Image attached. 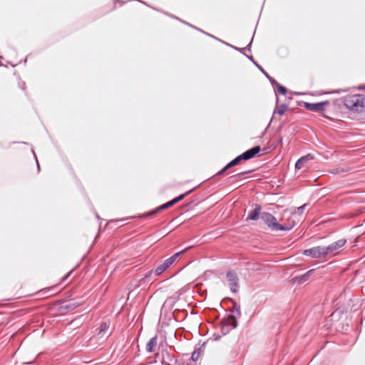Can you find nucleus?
<instances>
[{
    "label": "nucleus",
    "instance_id": "f257e3e1",
    "mask_svg": "<svg viewBox=\"0 0 365 365\" xmlns=\"http://www.w3.org/2000/svg\"><path fill=\"white\" fill-rule=\"evenodd\" d=\"M261 219L272 230L274 231H288L295 225L294 221H290L287 224L281 225L277 222L274 216L266 212L261 214Z\"/></svg>",
    "mask_w": 365,
    "mask_h": 365
},
{
    "label": "nucleus",
    "instance_id": "f03ea898",
    "mask_svg": "<svg viewBox=\"0 0 365 365\" xmlns=\"http://www.w3.org/2000/svg\"><path fill=\"white\" fill-rule=\"evenodd\" d=\"M365 97L363 95H349L344 97V104L349 110L354 112L362 110L364 107Z\"/></svg>",
    "mask_w": 365,
    "mask_h": 365
},
{
    "label": "nucleus",
    "instance_id": "7ed1b4c3",
    "mask_svg": "<svg viewBox=\"0 0 365 365\" xmlns=\"http://www.w3.org/2000/svg\"><path fill=\"white\" fill-rule=\"evenodd\" d=\"M189 247L185 248V250L173 255L168 259H165L161 264L158 266L156 269H155V274L156 275H160L162 273H163L166 269H168L177 259V258L183 254L187 250H188Z\"/></svg>",
    "mask_w": 365,
    "mask_h": 365
},
{
    "label": "nucleus",
    "instance_id": "20e7f679",
    "mask_svg": "<svg viewBox=\"0 0 365 365\" xmlns=\"http://www.w3.org/2000/svg\"><path fill=\"white\" fill-rule=\"evenodd\" d=\"M226 277L231 291L234 293H237L239 287V279L237 275L232 271H228Z\"/></svg>",
    "mask_w": 365,
    "mask_h": 365
},
{
    "label": "nucleus",
    "instance_id": "39448f33",
    "mask_svg": "<svg viewBox=\"0 0 365 365\" xmlns=\"http://www.w3.org/2000/svg\"><path fill=\"white\" fill-rule=\"evenodd\" d=\"M328 101H323L319 103H304V108L310 111H323L325 108V106L328 105Z\"/></svg>",
    "mask_w": 365,
    "mask_h": 365
},
{
    "label": "nucleus",
    "instance_id": "423d86ee",
    "mask_svg": "<svg viewBox=\"0 0 365 365\" xmlns=\"http://www.w3.org/2000/svg\"><path fill=\"white\" fill-rule=\"evenodd\" d=\"M192 192V190H190L188 192H187L185 194H182V195H179L178 197L174 198L173 200L160 205V207H158L156 210V211H159V210H165V209H167L173 205H174L175 204L178 203V202L181 201L182 200L184 199V197L187 195L189 193H190Z\"/></svg>",
    "mask_w": 365,
    "mask_h": 365
},
{
    "label": "nucleus",
    "instance_id": "0eeeda50",
    "mask_svg": "<svg viewBox=\"0 0 365 365\" xmlns=\"http://www.w3.org/2000/svg\"><path fill=\"white\" fill-rule=\"evenodd\" d=\"M303 255L312 258H322L321 246H317L304 250L303 251Z\"/></svg>",
    "mask_w": 365,
    "mask_h": 365
},
{
    "label": "nucleus",
    "instance_id": "6e6552de",
    "mask_svg": "<svg viewBox=\"0 0 365 365\" xmlns=\"http://www.w3.org/2000/svg\"><path fill=\"white\" fill-rule=\"evenodd\" d=\"M346 240L345 239H340L329 245H328L329 250L333 256L336 255L338 253V251L340 248H341L346 244Z\"/></svg>",
    "mask_w": 365,
    "mask_h": 365
},
{
    "label": "nucleus",
    "instance_id": "1a4fd4ad",
    "mask_svg": "<svg viewBox=\"0 0 365 365\" xmlns=\"http://www.w3.org/2000/svg\"><path fill=\"white\" fill-rule=\"evenodd\" d=\"M313 159L314 156L312 154H307L304 156H302L296 162L295 168L297 170L303 168L308 161L312 160Z\"/></svg>",
    "mask_w": 365,
    "mask_h": 365
},
{
    "label": "nucleus",
    "instance_id": "9d476101",
    "mask_svg": "<svg viewBox=\"0 0 365 365\" xmlns=\"http://www.w3.org/2000/svg\"><path fill=\"white\" fill-rule=\"evenodd\" d=\"M261 148L259 146H255L245 153H242V157L244 158V160H250L254 158L259 151Z\"/></svg>",
    "mask_w": 365,
    "mask_h": 365
},
{
    "label": "nucleus",
    "instance_id": "9b49d317",
    "mask_svg": "<svg viewBox=\"0 0 365 365\" xmlns=\"http://www.w3.org/2000/svg\"><path fill=\"white\" fill-rule=\"evenodd\" d=\"M244 160V158L242 157V154L235 158L234 160H232L231 162H230L222 170L218 172L217 175H222L227 170L230 169L232 167H234L237 165H238L240 161Z\"/></svg>",
    "mask_w": 365,
    "mask_h": 365
},
{
    "label": "nucleus",
    "instance_id": "f8f14e48",
    "mask_svg": "<svg viewBox=\"0 0 365 365\" xmlns=\"http://www.w3.org/2000/svg\"><path fill=\"white\" fill-rule=\"evenodd\" d=\"M261 206L257 205L253 210H252L247 217V220H257L259 219L261 211Z\"/></svg>",
    "mask_w": 365,
    "mask_h": 365
},
{
    "label": "nucleus",
    "instance_id": "ddd939ff",
    "mask_svg": "<svg viewBox=\"0 0 365 365\" xmlns=\"http://www.w3.org/2000/svg\"><path fill=\"white\" fill-rule=\"evenodd\" d=\"M237 317L235 315H230L227 319H224L222 323L225 326H230L232 328L237 327Z\"/></svg>",
    "mask_w": 365,
    "mask_h": 365
},
{
    "label": "nucleus",
    "instance_id": "4468645a",
    "mask_svg": "<svg viewBox=\"0 0 365 365\" xmlns=\"http://www.w3.org/2000/svg\"><path fill=\"white\" fill-rule=\"evenodd\" d=\"M157 341H158L157 336H154L150 339V341L146 344V350L148 352L152 353L155 351V348L157 346V343H158Z\"/></svg>",
    "mask_w": 365,
    "mask_h": 365
},
{
    "label": "nucleus",
    "instance_id": "2eb2a0df",
    "mask_svg": "<svg viewBox=\"0 0 365 365\" xmlns=\"http://www.w3.org/2000/svg\"><path fill=\"white\" fill-rule=\"evenodd\" d=\"M287 109V106L286 104H281L279 106H277L276 109L274 111V115L279 114V115H282L285 113Z\"/></svg>",
    "mask_w": 365,
    "mask_h": 365
},
{
    "label": "nucleus",
    "instance_id": "dca6fc26",
    "mask_svg": "<svg viewBox=\"0 0 365 365\" xmlns=\"http://www.w3.org/2000/svg\"><path fill=\"white\" fill-rule=\"evenodd\" d=\"M322 258L332 257L328 246H321Z\"/></svg>",
    "mask_w": 365,
    "mask_h": 365
},
{
    "label": "nucleus",
    "instance_id": "f3484780",
    "mask_svg": "<svg viewBox=\"0 0 365 365\" xmlns=\"http://www.w3.org/2000/svg\"><path fill=\"white\" fill-rule=\"evenodd\" d=\"M232 312L234 313L233 315H235L237 317H240L241 316L240 305L235 302H233Z\"/></svg>",
    "mask_w": 365,
    "mask_h": 365
},
{
    "label": "nucleus",
    "instance_id": "a211bd4d",
    "mask_svg": "<svg viewBox=\"0 0 365 365\" xmlns=\"http://www.w3.org/2000/svg\"><path fill=\"white\" fill-rule=\"evenodd\" d=\"M257 67L259 68V70L265 75V76L269 79V81H270V83H272V86H274V83H277V81L273 78H272L262 68V66H260L259 65H257Z\"/></svg>",
    "mask_w": 365,
    "mask_h": 365
},
{
    "label": "nucleus",
    "instance_id": "6ab92c4d",
    "mask_svg": "<svg viewBox=\"0 0 365 365\" xmlns=\"http://www.w3.org/2000/svg\"><path fill=\"white\" fill-rule=\"evenodd\" d=\"M184 289H180L178 292H176L170 298L173 301L178 300L179 297L184 293Z\"/></svg>",
    "mask_w": 365,
    "mask_h": 365
},
{
    "label": "nucleus",
    "instance_id": "aec40b11",
    "mask_svg": "<svg viewBox=\"0 0 365 365\" xmlns=\"http://www.w3.org/2000/svg\"><path fill=\"white\" fill-rule=\"evenodd\" d=\"M274 85L277 86V91L282 94V95H286L287 93V89L285 87H284L283 86L279 84L277 82V83H274Z\"/></svg>",
    "mask_w": 365,
    "mask_h": 365
},
{
    "label": "nucleus",
    "instance_id": "412c9836",
    "mask_svg": "<svg viewBox=\"0 0 365 365\" xmlns=\"http://www.w3.org/2000/svg\"><path fill=\"white\" fill-rule=\"evenodd\" d=\"M348 170H349L348 168H337L333 169L331 173H334V174H339V173H341L347 172Z\"/></svg>",
    "mask_w": 365,
    "mask_h": 365
},
{
    "label": "nucleus",
    "instance_id": "4be33fe9",
    "mask_svg": "<svg viewBox=\"0 0 365 365\" xmlns=\"http://www.w3.org/2000/svg\"><path fill=\"white\" fill-rule=\"evenodd\" d=\"M108 327H109V326H108V324H107V323H106V322L101 323V327L99 328L98 333L101 334V333L105 331L106 330H107L108 329Z\"/></svg>",
    "mask_w": 365,
    "mask_h": 365
},
{
    "label": "nucleus",
    "instance_id": "5701e85b",
    "mask_svg": "<svg viewBox=\"0 0 365 365\" xmlns=\"http://www.w3.org/2000/svg\"><path fill=\"white\" fill-rule=\"evenodd\" d=\"M307 206V204H304L303 205L297 208V213L299 214V215H302L304 211V209L306 208V207Z\"/></svg>",
    "mask_w": 365,
    "mask_h": 365
},
{
    "label": "nucleus",
    "instance_id": "b1692460",
    "mask_svg": "<svg viewBox=\"0 0 365 365\" xmlns=\"http://www.w3.org/2000/svg\"><path fill=\"white\" fill-rule=\"evenodd\" d=\"M313 272V269L312 270H309L308 271L307 273H305L304 275L302 276V278L304 279V280H306L309 276L310 275V274Z\"/></svg>",
    "mask_w": 365,
    "mask_h": 365
},
{
    "label": "nucleus",
    "instance_id": "393cba45",
    "mask_svg": "<svg viewBox=\"0 0 365 365\" xmlns=\"http://www.w3.org/2000/svg\"><path fill=\"white\" fill-rule=\"evenodd\" d=\"M198 356H199V353L194 351L192 354L191 358L193 361H196V360H197Z\"/></svg>",
    "mask_w": 365,
    "mask_h": 365
},
{
    "label": "nucleus",
    "instance_id": "a878e982",
    "mask_svg": "<svg viewBox=\"0 0 365 365\" xmlns=\"http://www.w3.org/2000/svg\"><path fill=\"white\" fill-rule=\"evenodd\" d=\"M235 48V50H239L240 51H242V50H245V48H237L236 47H234Z\"/></svg>",
    "mask_w": 365,
    "mask_h": 365
},
{
    "label": "nucleus",
    "instance_id": "bb28decb",
    "mask_svg": "<svg viewBox=\"0 0 365 365\" xmlns=\"http://www.w3.org/2000/svg\"><path fill=\"white\" fill-rule=\"evenodd\" d=\"M248 173V172H246V173H240L239 175H243V174H245V173Z\"/></svg>",
    "mask_w": 365,
    "mask_h": 365
}]
</instances>
